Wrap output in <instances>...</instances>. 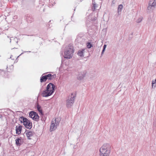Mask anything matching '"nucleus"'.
<instances>
[{
    "label": "nucleus",
    "instance_id": "f257e3e1",
    "mask_svg": "<svg viewBox=\"0 0 156 156\" xmlns=\"http://www.w3.org/2000/svg\"><path fill=\"white\" fill-rule=\"evenodd\" d=\"M111 150V146L109 144H104L100 149V156H109Z\"/></svg>",
    "mask_w": 156,
    "mask_h": 156
},
{
    "label": "nucleus",
    "instance_id": "f03ea898",
    "mask_svg": "<svg viewBox=\"0 0 156 156\" xmlns=\"http://www.w3.org/2000/svg\"><path fill=\"white\" fill-rule=\"evenodd\" d=\"M74 49L72 45L69 44L65 48L64 55V58H71L73 56Z\"/></svg>",
    "mask_w": 156,
    "mask_h": 156
},
{
    "label": "nucleus",
    "instance_id": "7ed1b4c3",
    "mask_svg": "<svg viewBox=\"0 0 156 156\" xmlns=\"http://www.w3.org/2000/svg\"><path fill=\"white\" fill-rule=\"evenodd\" d=\"M76 97L75 94L72 93L71 95L68 97L66 102V106L67 108H70L73 105Z\"/></svg>",
    "mask_w": 156,
    "mask_h": 156
},
{
    "label": "nucleus",
    "instance_id": "20e7f679",
    "mask_svg": "<svg viewBox=\"0 0 156 156\" xmlns=\"http://www.w3.org/2000/svg\"><path fill=\"white\" fill-rule=\"evenodd\" d=\"M19 120L21 123H23L25 127L30 129L32 127V123L27 118L23 116L20 117Z\"/></svg>",
    "mask_w": 156,
    "mask_h": 156
},
{
    "label": "nucleus",
    "instance_id": "39448f33",
    "mask_svg": "<svg viewBox=\"0 0 156 156\" xmlns=\"http://www.w3.org/2000/svg\"><path fill=\"white\" fill-rule=\"evenodd\" d=\"M29 117L32 118L34 120L36 121H38L39 120V117L37 113L36 112L31 111L29 113Z\"/></svg>",
    "mask_w": 156,
    "mask_h": 156
},
{
    "label": "nucleus",
    "instance_id": "423d86ee",
    "mask_svg": "<svg viewBox=\"0 0 156 156\" xmlns=\"http://www.w3.org/2000/svg\"><path fill=\"white\" fill-rule=\"evenodd\" d=\"M86 73V71H83L79 72L77 76V79L79 80H82L85 76Z\"/></svg>",
    "mask_w": 156,
    "mask_h": 156
},
{
    "label": "nucleus",
    "instance_id": "0eeeda50",
    "mask_svg": "<svg viewBox=\"0 0 156 156\" xmlns=\"http://www.w3.org/2000/svg\"><path fill=\"white\" fill-rule=\"evenodd\" d=\"M46 88L47 90H48L51 92L53 93L55 91V86L53 83H50L47 86Z\"/></svg>",
    "mask_w": 156,
    "mask_h": 156
},
{
    "label": "nucleus",
    "instance_id": "6e6552de",
    "mask_svg": "<svg viewBox=\"0 0 156 156\" xmlns=\"http://www.w3.org/2000/svg\"><path fill=\"white\" fill-rule=\"evenodd\" d=\"M53 93L51 92L48 90L46 89L45 90H44L42 94L41 95L43 97H48V96L51 95Z\"/></svg>",
    "mask_w": 156,
    "mask_h": 156
},
{
    "label": "nucleus",
    "instance_id": "1a4fd4ad",
    "mask_svg": "<svg viewBox=\"0 0 156 156\" xmlns=\"http://www.w3.org/2000/svg\"><path fill=\"white\" fill-rule=\"evenodd\" d=\"M25 133L27 139L29 140L31 139V137L34 136V132L28 130H26Z\"/></svg>",
    "mask_w": 156,
    "mask_h": 156
},
{
    "label": "nucleus",
    "instance_id": "9d476101",
    "mask_svg": "<svg viewBox=\"0 0 156 156\" xmlns=\"http://www.w3.org/2000/svg\"><path fill=\"white\" fill-rule=\"evenodd\" d=\"M19 126H16V133L17 134H19L21 133L22 128V126L20 125Z\"/></svg>",
    "mask_w": 156,
    "mask_h": 156
},
{
    "label": "nucleus",
    "instance_id": "9b49d317",
    "mask_svg": "<svg viewBox=\"0 0 156 156\" xmlns=\"http://www.w3.org/2000/svg\"><path fill=\"white\" fill-rule=\"evenodd\" d=\"M56 124L54 122V121H52L50 126V130L52 131L57 128L58 126H56Z\"/></svg>",
    "mask_w": 156,
    "mask_h": 156
},
{
    "label": "nucleus",
    "instance_id": "f8f14e48",
    "mask_svg": "<svg viewBox=\"0 0 156 156\" xmlns=\"http://www.w3.org/2000/svg\"><path fill=\"white\" fill-rule=\"evenodd\" d=\"M21 138V137H19L16 140V144L18 146H20L22 144V140Z\"/></svg>",
    "mask_w": 156,
    "mask_h": 156
},
{
    "label": "nucleus",
    "instance_id": "ddd939ff",
    "mask_svg": "<svg viewBox=\"0 0 156 156\" xmlns=\"http://www.w3.org/2000/svg\"><path fill=\"white\" fill-rule=\"evenodd\" d=\"M149 5L152 7H155L156 6V0H150Z\"/></svg>",
    "mask_w": 156,
    "mask_h": 156
},
{
    "label": "nucleus",
    "instance_id": "4468645a",
    "mask_svg": "<svg viewBox=\"0 0 156 156\" xmlns=\"http://www.w3.org/2000/svg\"><path fill=\"white\" fill-rule=\"evenodd\" d=\"M61 120V118L60 117H58L54 120V122L56 124V126H58Z\"/></svg>",
    "mask_w": 156,
    "mask_h": 156
},
{
    "label": "nucleus",
    "instance_id": "2eb2a0df",
    "mask_svg": "<svg viewBox=\"0 0 156 156\" xmlns=\"http://www.w3.org/2000/svg\"><path fill=\"white\" fill-rule=\"evenodd\" d=\"M47 73H45L43 74L41 76L40 78L41 82L42 83L43 82H45L47 80L45 78V77L43 75H44L45 74H46Z\"/></svg>",
    "mask_w": 156,
    "mask_h": 156
},
{
    "label": "nucleus",
    "instance_id": "dca6fc26",
    "mask_svg": "<svg viewBox=\"0 0 156 156\" xmlns=\"http://www.w3.org/2000/svg\"><path fill=\"white\" fill-rule=\"evenodd\" d=\"M123 7V6L122 4L119 5L118 6V12L119 14H120Z\"/></svg>",
    "mask_w": 156,
    "mask_h": 156
},
{
    "label": "nucleus",
    "instance_id": "f3484780",
    "mask_svg": "<svg viewBox=\"0 0 156 156\" xmlns=\"http://www.w3.org/2000/svg\"><path fill=\"white\" fill-rule=\"evenodd\" d=\"M61 62L62 63L65 64L66 65H68L69 64L68 59H62Z\"/></svg>",
    "mask_w": 156,
    "mask_h": 156
},
{
    "label": "nucleus",
    "instance_id": "a211bd4d",
    "mask_svg": "<svg viewBox=\"0 0 156 156\" xmlns=\"http://www.w3.org/2000/svg\"><path fill=\"white\" fill-rule=\"evenodd\" d=\"M49 76L48 78V80H51L53 79H54L55 77V75H52L51 74H49Z\"/></svg>",
    "mask_w": 156,
    "mask_h": 156
},
{
    "label": "nucleus",
    "instance_id": "6ab92c4d",
    "mask_svg": "<svg viewBox=\"0 0 156 156\" xmlns=\"http://www.w3.org/2000/svg\"><path fill=\"white\" fill-rule=\"evenodd\" d=\"M37 107L38 111L41 114V115H44L42 111V110L41 109V107L38 104H37Z\"/></svg>",
    "mask_w": 156,
    "mask_h": 156
},
{
    "label": "nucleus",
    "instance_id": "aec40b11",
    "mask_svg": "<svg viewBox=\"0 0 156 156\" xmlns=\"http://www.w3.org/2000/svg\"><path fill=\"white\" fill-rule=\"evenodd\" d=\"M84 50H79L78 53V55L80 56L81 57L83 55Z\"/></svg>",
    "mask_w": 156,
    "mask_h": 156
},
{
    "label": "nucleus",
    "instance_id": "412c9836",
    "mask_svg": "<svg viewBox=\"0 0 156 156\" xmlns=\"http://www.w3.org/2000/svg\"><path fill=\"white\" fill-rule=\"evenodd\" d=\"M143 19V17H140L138 18L136 20V22L137 23H140Z\"/></svg>",
    "mask_w": 156,
    "mask_h": 156
},
{
    "label": "nucleus",
    "instance_id": "4be33fe9",
    "mask_svg": "<svg viewBox=\"0 0 156 156\" xmlns=\"http://www.w3.org/2000/svg\"><path fill=\"white\" fill-rule=\"evenodd\" d=\"M87 46L88 48H90L92 46V44L90 43H88Z\"/></svg>",
    "mask_w": 156,
    "mask_h": 156
},
{
    "label": "nucleus",
    "instance_id": "5701e85b",
    "mask_svg": "<svg viewBox=\"0 0 156 156\" xmlns=\"http://www.w3.org/2000/svg\"><path fill=\"white\" fill-rule=\"evenodd\" d=\"M106 47V44H105L103 46V49L102 51L101 52L102 54L105 51V49Z\"/></svg>",
    "mask_w": 156,
    "mask_h": 156
},
{
    "label": "nucleus",
    "instance_id": "b1692460",
    "mask_svg": "<svg viewBox=\"0 0 156 156\" xmlns=\"http://www.w3.org/2000/svg\"><path fill=\"white\" fill-rule=\"evenodd\" d=\"M156 83V82L154 80H152V87H153V86L154 85V84H155Z\"/></svg>",
    "mask_w": 156,
    "mask_h": 156
},
{
    "label": "nucleus",
    "instance_id": "393cba45",
    "mask_svg": "<svg viewBox=\"0 0 156 156\" xmlns=\"http://www.w3.org/2000/svg\"><path fill=\"white\" fill-rule=\"evenodd\" d=\"M14 39V40L16 41V44H17V43L18 42V40H17V38L16 37H15V38H13Z\"/></svg>",
    "mask_w": 156,
    "mask_h": 156
},
{
    "label": "nucleus",
    "instance_id": "a878e982",
    "mask_svg": "<svg viewBox=\"0 0 156 156\" xmlns=\"http://www.w3.org/2000/svg\"><path fill=\"white\" fill-rule=\"evenodd\" d=\"M44 76L45 77V78H46V80H48V77L49 76V74L46 75H44Z\"/></svg>",
    "mask_w": 156,
    "mask_h": 156
},
{
    "label": "nucleus",
    "instance_id": "bb28decb",
    "mask_svg": "<svg viewBox=\"0 0 156 156\" xmlns=\"http://www.w3.org/2000/svg\"><path fill=\"white\" fill-rule=\"evenodd\" d=\"M151 6H150L148 5V6L147 7V9L148 10H150L151 9Z\"/></svg>",
    "mask_w": 156,
    "mask_h": 156
},
{
    "label": "nucleus",
    "instance_id": "cd10ccee",
    "mask_svg": "<svg viewBox=\"0 0 156 156\" xmlns=\"http://www.w3.org/2000/svg\"><path fill=\"white\" fill-rule=\"evenodd\" d=\"M96 5L95 4H93V6L94 7V9H95V6H96Z\"/></svg>",
    "mask_w": 156,
    "mask_h": 156
},
{
    "label": "nucleus",
    "instance_id": "c85d7f7f",
    "mask_svg": "<svg viewBox=\"0 0 156 156\" xmlns=\"http://www.w3.org/2000/svg\"><path fill=\"white\" fill-rule=\"evenodd\" d=\"M45 120V119H44L43 117H42V118L41 119L42 120Z\"/></svg>",
    "mask_w": 156,
    "mask_h": 156
},
{
    "label": "nucleus",
    "instance_id": "c756f323",
    "mask_svg": "<svg viewBox=\"0 0 156 156\" xmlns=\"http://www.w3.org/2000/svg\"><path fill=\"white\" fill-rule=\"evenodd\" d=\"M12 38V39H11V38L10 39V40H11V41H10V42H11V40H12V39L13 38H12H12Z\"/></svg>",
    "mask_w": 156,
    "mask_h": 156
},
{
    "label": "nucleus",
    "instance_id": "7c9ffc66",
    "mask_svg": "<svg viewBox=\"0 0 156 156\" xmlns=\"http://www.w3.org/2000/svg\"><path fill=\"white\" fill-rule=\"evenodd\" d=\"M19 56H20V55H19V56H18L17 57V58L18 57H19Z\"/></svg>",
    "mask_w": 156,
    "mask_h": 156
},
{
    "label": "nucleus",
    "instance_id": "2f4dec72",
    "mask_svg": "<svg viewBox=\"0 0 156 156\" xmlns=\"http://www.w3.org/2000/svg\"><path fill=\"white\" fill-rule=\"evenodd\" d=\"M154 87H156V85H154Z\"/></svg>",
    "mask_w": 156,
    "mask_h": 156
}]
</instances>
